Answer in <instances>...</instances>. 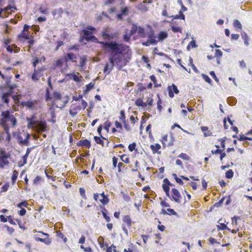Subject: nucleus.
Segmentation results:
<instances>
[{
	"instance_id": "f257e3e1",
	"label": "nucleus",
	"mask_w": 252,
	"mask_h": 252,
	"mask_svg": "<svg viewBox=\"0 0 252 252\" xmlns=\"http://www.w3.org/2000/svg\"><path fill=\"white\" fill-rule=\"evenodd\" d=\"M96 32V29L92 26H88L82 30L83 36L88 42L93 41L99 44L104 51H110L111 50H118L117 46L118 42L116 41H99L97 38L92 34Z\"/></svg>"
},
{
	"instance_id": "f03ea898",
	"label": "nucleus",
	"mask_w": 252,
	"mask_h": 252,
	"mask_svg": "<svg viewBox=\"0 0 252 252\" xmlns=\"http://www.w3.org/2000/svg\"><path fill=\"white\" fill-rule=\"evenodd\" d=\"M119 45L117 46V50H111L110 51H105L106 52L110 53L109 57V62L111 64V68L113 69L115 64L117 65L119 70H121L124 66L126 65V62L123 65L120 64V59L119 55H124L125 54L128 55L130 52V49L128 46L124 45L118 42Z\"/></svg>"
},
{
	"instance_id": "7ed1b4c3",
	"label": "nucleus",
	"mask_w": 252,
	"mask_h": 252,
	"mask_svg": "<svg viewBox=\"0 0 252 252\" xmlns=\"http://www.w3.org/2000/svg\"><path fill=\"white\" fill-rule=\"evenodd\" d=\"M137 32L138 35L141 37L144 38L146 36L144 28L141 26H138L136 24L133 23L131 29V34H134Z\"/></svg>"
},
{
	"instance_id": "20e7f679",
	"label": "nucleus",
	"mask_w": 252,
	"mask_h": 252,
	"mask_svg": "<svg viewBox=\"0 0 252 252\" xmlns=\"http://www.w3.org/2000/svg\"><path fill=\"white\" fill-rule=\"evenodd\" d=\"M171 193L172 195L171 196L170 199L174 200L175 202L178 203H180L182 196L178 190L175 188L172 189H171Z\"/></svg>"
},
{
	"instance_id": "39448f33",
	"label": "nucleus",
	"mask_w": 252,
	"mask_h": 252,
	"mask_svg": "<svg viewBox=\"0 0 252 252\" xmlns=\"http://www.w3.org/2000/svg\"><path fill=\"white\" fill-rule=\"evenodd\" d=\"M37 100H29L27 101L21 102V105L23 106L26 107L29 109H34L35 106L37 104Z\"/></svg>"
},
{
	"instance_id": "423d86ee",
	"label": "nucleus",
	"mask_w": 252,
	"mask_h": 252,
	"mask_svg": "<svg viewBox=\"0 0 252 252\" xmlns=\"http://www.w3.org/2000/svg\"><path fill=\"white\" fill-rule=\"evenodd\" d=\"M167 89L169 96L171 98L174 97V94H178L179 93V91L178 89L177 86L174 84H172L171 86H168Z\"/></svg>"
},
{
	"instance_id": "0eeeda50",
	"label": "nucleus",
	"mask_w": 252,
	"mask_h": 252,
	"mask_svg": "<svg viewBox=\"0 0 252 252\" xmlns=\"http://www.w3.org/2000/svg\"><path fill=\"white\" fill-rule=\"evenodd\" d=\"M9 156L5 153L0 155V167L3 168L5 165L9 164V162L7 160Z\"/></svg>"
},
{
	"instance_id": "6e6552de",
	"label": "nucleus",
	"mask_w": 252,
	"mask_h": 252,
	"mask_svg": "<svg viewBox=\"0 0 252 252\" xmlns=\"http://www.w3.org/2000/svg\"><path fill=\"white\" fill-rule=\"evenodd\" d=\"M128 11L129 8L127 7H122L120 12L116 15V18L119 21L122 20L124 16L128 15Z\"/></svg>"
},
{
	"instance_id": "1a4fd4ad",
	"label": "nucleus",
	"mask_w": 252,
	"mask_h": 252,
	"mask_svg": "<svg viewBox=\"0 0 252 252\" xmlns=\"http://www.w3.org/2000/svg\"><path fill=\"white\" fill-rule=\"evenodd\" d=\"M34 238L36 242L44 243L46 245H49L51 243L52 240L50 238L47 237L46 238H42L38 236V235H35Z\"/></svg>"
},
{
	"instance_id": "9d476101",
	"label": "nucleus",
	"mask_w": 252,
	"mask_h": 252,
	"mask_svg": "<svg viewBox=\"0 0 252 252\" xmlns=\"http://www.w3.org/2000/svg\"><path fill=\"white\" fill-rule=\"evenodd\" d=\"M76 145L79 147H86L88 148H90L91 146V141L87 139L79 140Z\"/></svg>"
},
{
	"instance_id": "9b49d317",
	"label": "nucleus",
	"mask_w": 252,
	"mask_h": 252,
	"mask_svg": "<svg viewBox=\"0 0 252 252\" xmlns=\"http://www.w3.org/2000/svg\"><path fill=\"white\" fill-rule=\"evenodd\" d=\"M168 37V33L166 31H160L158 34L157 38H158V42H162L164 39Z\"/></svg>"
},
{
	"instance_id": "f8f14e48",
	"label": "nucleus",
	"mask_w": 252,
	"mask_h": 252,
	"mask_svg": "<svg viewBox=\"0 0 252 252\" xmlns=\"http://www.w3.org/2000/svg\"><path fill=\"white\" fill-rule=\"evenodd\" d=\"M76 59V56L71 52L67 53L66 55L64 57V63H67L68 61H74V60Z\"/></svg>"
},
{
	"instance_id": "ddd939ff",
	"label": "nucleus",
	"mask_w": 252,
	"mask_h": 252,
	"mask_svg": "<svg viewBox=\"0 0 252 252\" xmlns=\"http://www.w3.org/2000/svg\"><path fill=\"white\" fill-rule=\"evenodd\" d=\"M99 207L101 209V212L103 218L107 222H109L110 221V218L107 215L106 209L103 205H100Z\"/></svg>"
},
{
	"instance_id": "4468645a",
	"label": "nucleus",
	"mask_w": 252,
	"mask_h": 252,
	"mask_svg": "<svg viewBox=\"0 0 252 252\" xmlns=\"http://www.w3.org/2000/svg\"><path fill=\"white\" fill-rule=\"evenodd\" d=\"M158 43L156 39L148 38L147 41L142 42V44L144 46H149L150 45H156Z\"/></svg>"
},
{
	"instance_id": "2eb2a0df",
	"label": "nucleus",
	"mask_w": 252,
	"mask_h": 252,
	"mask_svg": "<svg viewBox=\"0 0 252 252\" xmlns=\"http://www.w3.org/2000/svg\"><path fill=\"white\" fill-rule=\"evenodd\" d=\"M3 8L4 9V17L6 18L8 17V16L10 14H11V13H10L9 12L8 10L12 9H14L15 10H17L16 7L15 6H12L10 4L8 5L6 7H3Z\"/></svg>"
},
{
	"instance_id": "dca6fc26",
	"label": "nucleus",
	"mask_w": 252,
	"mask_h": 252,
	"mask_svg": "<svg viewBox=\"0 0 252 252\" xmlns=\"http://www.w3.org/2000/svg\"><path fill=\"white\" fill-rule=\"evenodd\" d=\"M11 111L7 110L4 111H2L1 113V116L4 119L5 121H8L11 118L12 115L10 114Z\"/></svg>"
},
{
	"instance_id": "f3484780",
	"label": "nucleus",
	"mask_w": 252,
	"mask_h": 252,
	"mask_svg": "<svg viewBox=\"0 0 252 252\" xmlns=\"http://www.w3.org/2000/svg\"><path fill=\"white\" fill-rule=\"evenodd\" d=\"M100 195L102 197V199H100L99 201L102 204V205H105L108 204L109 201V199L108 196L105 195L104 192H102L101 193H100Z\"/></svg>"
},
{
	"instance_id": "a211bd4d",
	"label": "nucleus",
	"mask_w": 252,
	"mask_h": 252,
	"mask_svg": "<svg viewBox=\"0 0 252 252\" xmlns=\"http://www.w3.org/2000/svg\"><path fill=\"white\" fill-rule=\"evenodd\" d=\"M150 148L152 150L153 154H155L156 153L160 154L161 153L160 151H158V150L161 148V146L158 143H156L155 145H151L150 146Z\"/></svg>"
},
{
	"instance_id": "6ab92c4d",
	"label": "nucleus",
	"mask_w": 252,
	"mask_h": 252,
	"mask_svg": "<svg viewBox=\"0 0 252 252\" xmlns=\"http://www.w3.org/2000/svg\"><path fill=\"white\" fill-rule=\"evenodd\" d=\"M135 104L136 106L142 108L146 107L147 106V103H145L141 98L137 99L135 101Z\"/></svg>"
},
{
	"instance_id": "aec40b11",
	"label": "nucleus",
	"mask_w": 252,
	"mask_h": 252,
	"mask_svg": "<svg viewBox=\"0 0 252 252\" xmlns=\"http://www.w3.org/2000/svg\"><path fill=\"white\" fill-rule=\"evenodd\" d=\"M123 221L126 223L128 227H130L132 224V220L128 215H125L123 217Z\"/></svg>"
},
{
	"instance_id": "412c9836",
	"label": "nucleus",
	"mask_w": 252,
	"mask_h": 252,
	"mask_svg": "<svg viewBox=\"0 0 252 252\" xmlns=\"http://www.w3.org/2000/svg\"><path fill=\"white\" fill-rule=\"evenodd\" d=\"M171 18H173V19L185 20V15L184 14L183 12L182 11L180 10L178 14H177L175 16H171Z\"/></svg>"
},
{
	"instance_id": "4be33fe9",
	"label": "nucleus",
	"mask_w": 252,
	"mask_h": 252,
	"mask_svg": "<svg viewBox=\"0 0 252 252\" xmlns=\"http://www.w3.org/2000/svg\"><path fill=\"white\" fill-rule=\"evenodd\" d=\"M63 13V9L61 7L58 9H55L52 11V15L54 16L58 15L59 17H62V14Z\"/></svg>"
},
{
	"instance_id": "5701e85b",
	"label": "nucleus",
	"mask_w": 252,
	"mask_h": 252,
	"mask_svg": "<svg viewBox=\"0 0 252 252\" xmlns=\"http://www.w3.org/2000/svg\"><path fill=\"white\" fill-rule=\"evenodd\" d=\"M9 97L6 93H2L1 95V100L7 105H8L9 103Z\"/></svg>"
},
{
	"instance_id": "b1692460",
	"label": "nucleus",
	"mask_w": 252,
	"mask_h": 252,
	"mask_svg": "<svg viewBox=\"0 0 252 252\" xmlns=\"http://www.w3.org/2000/svg\"><path fill=\"white\" fill-rule=\"evenodd\" d=\"M94 84L92 82H91L89 84H87L86 86L85 89L83 91L84 93L85 94L88 93L94 88Z\"/></svg>"
},
{
	"instance_id": "393cba45",
	"label": "nucleus",
	"mask_w": 252,
	"mask_h": 252,
	"mask_svg": "<svg viewBox=\"0 0 252 252\" xmlns=\"http://www.w3.org/2000/svg\"><path fill=\"white\" fill-rule=\"evenodd\" d=\"M67 76H69L70 79H72L73 81L79 82H80V79L79 77L76 75L75 73H67L66 75Z\"/></svg>"
},
{
	"instance_id": "a878e982",
	"label": "nucleus",
	"mask_w": 252,
	"mask_h": 252,
	"mask_svg": "<svg viewBox=\"0 0 252 252\" xmlns=\"http://www.w3.org/2000/svg\"><path fill=\"white\" fill-rule=\"evenodd\" d=\"M242 37L244 40V44L246 46H248L249 44V37L246 32H243L241 33Z\"/></svg>"
},
{
	"instance_id": "bb28decb",
	"label": "nucleus",
	"mask_w": 252,
	"mask_h": 252,
	"mask_svg": "<svg viewBox=\"0 0 252 252\" xmlns=\"http://www.w3.org/2000/svg\"><path fill=\"white\" fill-rule=\"evenodd\" d=\"M94 139L97 144L101 145L102 146H104V143L103 141L104 139L101 137V136H95L94 137Z\"/></svg>"
},
{
	"instance_id": "cd10ccee",
	"label": "nucleus",
	"mask_w": 252,
	"mask_h": 252,
	"mask_svg": "<svg viewBox=\"0 0 252 252\" xmlns=\"http://www.w3.org/2000/svg\"><path fill=\"white\" fill-rule=\"evenodd\" d=\"M233 27L238 30H241L242 26L240 22L238 20H234L233 22Z\"/></svg>"
},
{
	"instance_id": "c85d7f7f",
	"label": "nucleus",
	"mask_w": 252,
	"mask_h": 252,
	"mask_svg": "<svg viewBox=\"0 0 252 252\" xmlns=\"http://www.w3.org/2000/svg\"><path fill=\"white\" fill-rule=\"evenodd\" d=\"M227 101L230 105L233 106L237 103V99L234 96H229L227 98Z\"/></svg>"
},
{
	"instance_id": "c756f323",
	"label": "nucleus",
	"mask_w": 252,
	"mask_h": 252,
	"mask_svg": "<svg viewBox=\"0 0 252 252\" xmlns=\"http://www.w3.org/2000/svg\"><path fill=\"white\" fill-rule=\"evenodd\" d=\"M162 187L163 191L165 192L166 195L171 199V195L170 194V188L165 185H162Z\"/></svg>"
},
{
	"instance_id": "7c9ffc66",
	"label": "nucleus",
	"mask_w": 252,
	"mask_h": 252,
	"mask_svg": "<svg viewBox=\"0 0 252 252\" xmlns=\"http://www.w3.org/2000/svg\"><path fill=\"white\" fill-rule=\"evenodd\" d=\"M18 172L16 170H14L13 172V174L11 177L12 184L13 185H14L15 183H16V180L18 178Z\"/></svg>"
},
{
	"instance_id": "2f4dec72",
	"label": "nucleus",
	"mask_w": 252,
	"mask_h": 252,
	"mask_svg": "<svg viewBox=\"0 0 252 252\" xmlns=\"http://www.w3.org/2000/svg\"><path fill=\"white\" fill-rule=\"evenodd\" d=\"M87 62V57L86 56H83L80 58V65L79 66L81 68H83L86 65Z\"/></svg>"
},
{
	"instance_id": "473e14b6",
	"label": "nucleus",
	"mask_w": 252,
	"mask_h": 252,
	"mask_svg": "<svg viewBox=\"0 0 252 252\" xmlns=\"http://www.w3.org/2000/svg\"><path fill=\"white\" fill-rule=\"evenodd\" d=\"M217 228L219 230H223L227 229L229 231H231V229L229 228L226 224L223 223H220L219 225H218Z\"/></svg>"
},
{
	"instance_id": "72a5a7b5",
	"label": "nucleus",
	"mask_w": 252,
	"mask_h": 252,
	"mask_svg": "<svg viewBox=\"0 0 252 252\" xmlns=\"http://www.w3.org/2000/svg\"><path fill=\"white\" fill-rule=\"evenodd\" d=\"M29 33H26L24 31H22L21 33L18 35V37H22L25 39H29Z\"/></svg>"
},
{
	"instance_id": "f704fd0d",
	"label": "nucleus",
	"mask_w": 252,
	"mask_h": 252,
	"mask_svg": "<svg viewBox=\"0 0 252 252\" xmlns=\"http://www.w3.org/2000/svg\"><path fill=\"white\" fill-rule=\"evenodd\" d=\"M112 70V69L109 66V65L108 63H106L103 69L104 73L109 74Z\"/></svg>"
},
{
	"instance_id": "c9c22d12",
	"label": "nucleus",
	"mask_w": 252,
	"mask_h": 252,
	"mask_svg": "<svg viewBox=\"0 0 252 252\" xmlns=\"http://www.w3.org/2000/svg\"><path fill=\"white\" fill-rule=\"evenodd\" d=\"M133 35V34H131V30L130 31L129 33L126 32L123 35V39L126 42H128L130 40L131 36Z\"/></svg>"
},
{
	"instance_id": "e433bc0d",
	"label": "nucleus",
	"mask_w": 252,
	"mask_h": 252,
	"mask_svg": "<svg viewBox=\"0 0 252 252\" xmlns=\"http://www.w3.org/2000/svg\"><path fill=\"white\" fill-rule=\"evenodd\" d=\"M52 97L51 95L50 92L48 88L45 91V100L46 102H48L52 99Z\"/></svg>"
},
{
	"instance_id": "4c0bfd02",
	"label": "nucleus",
	"mask_w": 252,
	"mask_h": 252,
	"mask_svg": "<svg viewBox=\"0 0 252 252\" xmlns=\"http://www.w3.org/2000/svg\"><path fill=\"white\" fill-rule=\"evenodd\" d=\"M101 35L104 39L106 40L108 36H109V31L107 29H105L101 32Z\"/></svg>"
},
{
	"instance_id": "58836bf2",
	"label": "nucleus",
	"mask_w": 252,
	"mask_h": 252,
	"mask_svg": "<svg viewBox=\"0 0 252 252\" xmlns=\"http://www.w3.org/2000/svg\"><path fill=\"white\" fill-rule=\"evenodd\" d=\"M150 78L152 80V81L153 82L155 87L156 88H158V87H161V84H158L157 83L156 78L154 75H151L150 77Z\"/></svg>"
},
{
	"instance_id": "ea45409f",
	"label": "nucleus",
	"mask_w": 252,
	"mask_h": 252,
	"mask_svg": "<svg viewBox=\"0 0 252 252\" xmlns=\"http://www.w3.org/2000/svg\"><path fill=\"white\" fill-rule=\"evenodd\" d=\"M201 76L207 83L212 85L213 81L207 75L202 73Z\"/></svg>"
},
{
	"instance_id": "a19ab883",
	"label": "nucleus",
	"mask_w": 252,
	"mask_h": 252,
	"mask_svg": "<svg viewBox=\"0 0 252 252\" xmlns=\"http://www.w3.org/2000/svg\"><path fill=\"white\" fill-rule=\"evenodd\" d=\"M233 176L234 172L231 169H229L225 172V177L227 179H230L233 178Z\"/></svg>"
},
{
	"instance_id": "79ce46f5",
	"label": "nucleus",
	"mask_w": 252,
	"mask_h": 252,
	"mask_svg": "<svg viewBox=\"0 0 252 252\" xmlns=\"http://www.w3.org/2000/svg\"><path fill=\"white\" fill-rule=\"evenodd\" d=\"M53 96L55 100H61L62 95L60 92L54 91L53 93Z\"/></svg>"
},
{
	"instance_id": "37998d69",
	"label": "nucleus",
	"mask_w": 252,
	"mask_h": 252,
	"mask_svg": "<svg viewBox=\"0 0 252 252\" xmlns=\"http://www.w3.org/2000/svg\"><path fill=\"white\" fill-rule=\"evenodd\" d=\"M111 126V122L109 120H107L104 123L103 128L105 130H106V131L107 132H108L109 130V127Z\"/></svg>"
},
{
	"instance_id": "c03bdc74",
	"label": "nucleus",
	"mask_w": 252,
	"mask_h": 252,
	"mask_svg": "<svg viewBox=\"0 0 252 252\" xmlns=\"http://www.w3.org/2000/svg\"><path fill=\"white\" fill-rule=\"evenodd\" d=\"M157 96L158 97V100L157 102V108H158V110H159V111L160 112L162 108V106H161L162 100L161 99L159 94H158Z\"/></svg>"
},
{
	"instance_id": "a18cd8bd",
	"label": "nucleus",
	"mask_w": 252,
	"mask_h": 252,
	"mask_svg": "<svg viewBox=\"0 0 252 252\" xmlns=\"http://www.w3.org/2000/svg\"><path fill=\"white\" fill-rule=\"evenodd\" d=\"M28 205V203H27L26 200H23L21 202L18 203L16 205V206L19 208H22V207H27Z\"/></svg>"
},
{
	"instance_id": "49530a36",
	"label": "nucleus",
	"mask_w": 252,
	"mask_h": 252,
	"mask_svg": "<svg viewBox=\"0 0 252 252\" xmlns=\"http://www.w3.org/2000/svg\"><path fill=\"white\" fill-rule=\"evenodd\" d=\"M137 9L139 10L142 11H147L148 10V8L144 4L141 3L138 5L137 7Z\"/></svg>"
},
{
	"instance_id": "de8ad7c7",
	"label": "nucleus",
	"mask_w": 252,
	"mask_h": 252,
	"mask_svg": "<svg viewBox=\"0 0 252 252\" xmlns=\"http://www.w3.org/2000/svg\"><path fill=\"white\" fill-rule=\"evenodd\" d=\"M136 143L135 142H133L131 144H130L128 146V148L130 152H132L133 151H137V150L136 149Z\"/></svg>"
},
{
	"instance_id": "09e8293b",
	"label": "nucleus",
	"mask_w": 252,
	"mask_h": 252,
	"mask_svg": "<svg viewBox=\"0 0 252 252\" xmlns=\"http://www.w3.org/2000/svg\"><path fill=\"white\" fill-rule=\"evenodd\" d=\"M178 158H181L184 160H189L190 159V157L186 153H181L178 156Z\"/></svg>"
},
{
	"instance_id": "8fccbe9b",
	"label": "nucleus",
	"mask_w": 252,
	"mask_h": 252,
	"mask_svg": "<svg viewBox=\"0 0 252 252\" xmlns=\"http://www.w3.org/2000/svg\"><path fill=\"white\" fill-rule=\"evenodd\" d=\"M225 198V196L222 197L218 202L215 203V204L214 205V207L216 208L220 207L221 206L223 202L224 201Z\"/></svg>"
},
{
	"instance_id": "3c124183",
	"label": "nucleus",
	"mask_w": 252,
	"mask_h": 252,
	"mask_svg": "<svg viewBox=\"0 0 252 252\" xmlns=\"http://www.w3.org/2000/svg\"><path fill=\"white\" fill-rule=\"evenodd\" d=\"M171 30L173 32H182V29L181 27H176L174 26L170 25Z\"/></svg>"
},
{
	"instance_id": "603ef678",
	"label": "nucleus",
	"mask_w": 252,
	"mask_h": 252,
	"mask_svg": "<svg viewBox=\"0 0 252 252\" xmlns=\"http://www.w3.org/2000/svg\"><path fill=\"white\" fill-rule=\"evenodd\" d=\"M210 75L211 76V77L215 80V81L218 84H220V81L219 78L217 77L215 71H211L209 72Z\"/></svg>"
},
{
	"instance_id": "864d4df0",
	"label": "nucleus",
	"mask_w": 252,
	"mask_h": 252,
	"mask_svg": "<svg viewBox=\"0 0 252 252\" xmlns=\"http://www.w3.org/2000/svg\"><path fill=\"white\" fill-rule=\"evenodd\" d=\"M226 139H227V137H224L222 138L218 139V140L220 142L221 147L222 148V149H223V150H224L225 147V142Z\"/></svg>"
},
{
	"instance_id": "5fc2aeb1",
	"label": "nucleus",
	"mask_w": 252,
	"mask_h": 252,
	"mask_svg": "<svg viewBox=\"0 0 252 252\" xmlns=\"http://www.w3.org/2000/svg\"><path fill=\"white\" fill-rule=\"evenodd\" d=\"M147 37L150 39H156V35L153 29H151L149 33L147 34Z\"/></svg>"
},
{
	"instance_id": "6e6d98bb",
	"label": "nucleus",
	"mask_w": 252,
	"mask_h": 252,
	"mask_svg": "<svg viewBox=\"0 0 252 252\" xmlns=\"http://www.w3.org/2000/svg\"><path fill=\"white\" fill-rule=\"evenodd\" d=\"M30 139V135L29 133H27L26 137L25 139L23 140V144L26 146H28L29 144V140Z\"/></svg>"
},
{
	"instance_id": "4d7b16f0",
	"label": "nucleus",
	"mask_w": 252,
	"mask_h": 252,
	"mask_svg": "<svg viewBox=\"0 0 252 252\" xmlns=\"http://www.w3.org/2000/svg\"><path fill=\"white\" fill-rule=\"evenodd\" d=\"M68 101H69V96L66 95L65 96V99L63 101V104H62V106H59L57 105L56 107L57 108H59L60 109H63L64 107H65L66 106V105L68 102Z\"/></svg>"
},
{
	"instance_id": "13d9d810",
	"label": "nucleus",
	"mask_w": 252,
	"mask_h": 252,
	"mask_svg": "<svg viewBox=\"0 0 252 252\" xmlns=\"http://www.w3.org/2000/svg\"><path fill=\"white\" fill-rule=\"evenodd\" d=\"M3 228H5L8 232V233L11 235L14 231V229L12 227H10L6 224L3 225Z\"/></svg>"
},
{
	"instance_id": "bf43d9fd",
	"label": "nucleus",
	"mask_w": 252,
	"mask_h": 252,
	"mask_svg": "<svg viewBox=\"0 0 252 252\" xmlns=\"http://www.w3.org/2000/svg\"><path fill=\"white\" fill-rule=\"evenodd\" d=\"M8 121L11 122V124H12V126H15L17 124V119L14 117V116L13 115L11 116V118H10V119Z\"/></svg>"
},
{
	"instance_id": "052dcab7",
	"label": "nucleus",
	"mask_w": 252,
	"mask_h": 252,
	"mask_svg": "<svg viewBox=\"0 0 252 252\" xmlns=\"http://www.w3.org/2000/svg\"><path fill=\"white\" fill-rule=\"evenodd\" d=\"M121 159L126 163H129V158L128 157H126V155H123L120 156Z\"/></svg>"
},
{
	"instance_id": "680f3d73",
	"label": "nucleus",
	"mask_w": 252,
	"mask_h": 252,
	"mask_svg": "<svg viewBox=\"0 0 252 252\" xmlns=\"http://www.w3.org/2000/svg\"><path fill=\"white\" fill-rule=\"evenodd\" d=\"M14 91H13L12 89H8V90H7V92H4V93H6V94L10 96H12V97L14 99L15 97H16V95H13V94H14Z\"/></svg>"
},
{
	"instance_id": "e2e57ef3",
	"label": "nucleus",
	"mask_w": 252,
	"mask_h": 252,
	"mask_svg": "<svg viewBox=\"0 0 252 252\" xmlns=\"http://www.w3.org/2000/svg\"><path fill=\"white\" fill-rule=\"evenodd\" d=\"M167 211L168 212L167 215H170V216H171V215L177 216L178 215L177 212H175L174 210V209H173L168 208L167 209Z\"/></svg>"
},
{
	"instance_id": "0e129e2a",
	"label": "nucleus",
	"mask_w": 252,
	"mask_h": 252,
	"mask_svg": "<svg viewBox=\"0 0 252 252\" xmlns=\"http://www.w3.org/2000/svg\"><path fill=\"white\" fill-rule=\"evenodd\" d=\"M26 120L28 122V127L29 128H32V126H33V125L36 123H34L33 122H32L31 121H30V119H29V117H26Z\"/></svg>"
},
{
	"instance_id": "69168bd1",
	"label": "nucleus",
	"mask_w": 252,
	"mask_h": 252,
	"mask_svg": "<svg viewBox=\"0 0 252 252\" xmlns=\"http://www.w3.org/2000/svg\"><path fill=\"white\" fill-rule=\"evenodd\" d=\"M222 56V52L219 49L215 50V57L217 58H220Z\"/></svg>"
},
{
	"instance_id": "338daca9",
	"label": "nucleus",
	"mask_w": 252,
	"mask_h": 252,
	"mask_svg": "<svg viewBox=\"0 0 252 252\" xmlns=\"http://www.w3.org/2000/svg\"><path fill=\"white\" fill-rule=\"evenodd\" d=\"M9 187V183L7 182L6 183H5L4 185H3L1 189V192H6L8 189V188Z\"/></svg>"
},
{
	"instance_id": "774afa93",
	"label": "nucleus",
	"mask_w": 252,
	"mask_h": 252,
	"mask_svg": "<svg viewBox=\"0 0 252 252\" xmlns=\"http://www.w3.org/2000/svg\"><path fill=\"white\" fill-rule=\"evenodd\" d=\"M11 76H7L6 77H5V79L4 80H5V86L6 88L11 84Z\"/></svg>"
}]
</instances>
